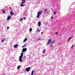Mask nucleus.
Segmentation results:
<instances>
[{"label": "nucleus", "instance_id": "f257e3e1", "mask_svg": "<svg viewBox=\"0 0 75 75\" xmlns=\"http://www.w3.org/2000/svg\"><path fill=\"white\" fill-rule=\"evenodd\" d=\"M24 53L22 52L21 54V55L20 56L19 58V61L20 62H23V60H22V58L23 57V54Z\"/></svg>", "mask_w": 75, "mask_h": 75}, {"label": "nucleus", "instance_id": "f03ea898", "mask_svg": "<svg viewBox=\"0 0 75 75\" xmlns=\"http://www.w3.org/2000/svg\"><path fill=\"white\" fill-rule=\"evenodd\" d=\"M42 11H40L38 12V15L37 16V18H38L40 17V16L42 14Z\"/></svg>", "mask_w": 75, "mask_h": 75}, {"label": "nucleus", "instance_id": "7ed1b4c3", "mask_svg": "<svg viewBox=\"0 0 75 75\" xmlns=\"http://www.w3.org/2000/svg\"><path fill=\"white\" fill-rule=\"evenodd\" d=\"M22 0V3L21 4V7H24L25 6V5H23L24 3L25 2V0Z\"/></svg>", "mask_w": 75, "mask_h": 75}, {"label": "nucleus", "instance_id": "20e7f679", "mask_svg": "<svg viewBox=\"0 0 75 75\" xmlns=\"http://www.w3.org/2000/svg\"><path fill=\"white\" fill-rule=\"evenodd\" d=\"M30 69H31V67H28L27 68H26L25 69V70L27 72H29V71H30Z\"/></svg>", "mask_w": 75, "mask_h": 75}, {"label": "nucleus", "instance_id": "39448f33", "mask_svg": "<svg viewBox=\"0 0 75 75\" xmlns=\"http://www.w3.org/2000/svg\"><path fill=\"white\" fill-rule=\"evenodd\" d=\"M51 39H49L48 40V43H47V44L46 45V46H47L48 45H49V44L51 42Z\"/></svg>", "mask_w": 75, "mask_h": 75}, {"label": "nucleus", "instance_id": "423d86ee", "mask_svg": "<svg viewBox=\"0 0 75 75\" xmlns=\"http://www.w3.org/2000/svg\"><path fill=\"white\" fill-rule=\"evenodd\" d=\"M27 51V48H23L22 49V51L23 52H25Z\"/></svg>", "mask_w": 75, "mask_h": 75}, {"label": "nucleus", "instance_id": "0eeeda50", "mask_svg": "<svg viewBox=\"0 0 75 75\" xmlns=\"http://www.w3.org/2000/svg\"><path fill=\"white\" fill-rule=\"evenodd\" d=\"M11 18V17L10 16H9L7 18V21H8V20H10Z\"/></svg>", "mask_w": 75, "mask_h": 75}, {"label": "nucleus", "instance_id": "6e6552de", "mask_svg": "<svg viewBox=\"0 0 75 75\" xmlns=\"http://www.w3.org/2000/svg\"><path fill=\"white\" fill-rule=\"evenodd\" d=\"M18 44H16L15 45H14V48H17V47H18Z\"/></svg>", "mask_w": 75, "mask_h": 75}, {"label": "nucleus", "instance_id": "1a4fd4ad", "mask_svg": "<svg viewBox=\"0 0 75 75\" xmlns=\"http://www.w3.org/2000/svg\"><path fill=\"white\" fill-rule=\"evenodd\" d=\"M41 26V22L39 21L38 23V27H40V26Z\"/></svg>", "mask_w": 75, "mask_h": 75}, {"label": "nucleus", "instance_id": "9d476101", "mask_svg": "<svg viewBox=\"0 0 75 75\" xmlns=\"http://www.w3.org/2000/svg\"><path fill=\"white\" fill-rule=\"evenodd\" d=\"M10 14H11V16H13L14 14V13L13 12H10Z\"/></svg>", "mask_w": 75, "mask_h": 75}, {"label": "nucleus", "instance_id": "9b49d317", "mask_svg": "<svg viewBox=\"0 0 75 75\" xmlns=\"http://www.w3.org/2000/svg\"><path fill=\"white\" fill-rule=\"evenodd\" d=\"M27 38H25L24 41H23V42H25V41H27Z\"/></svg>", "mask_w": 75, "mask_h": 75}, {"label": "nucleus", "instance_id": "f8f14e48", "mask_svg": "<svg viewBox=\"0 0 75 75\" xmlns=\"http://www.w3.org/2000/svg\"><path fill=\"white\" fill-rule=\"evenodd\" d=\"M34 72V71L33 70V71L32 72V73H31V75H33Z\"/></svg>", "mask_w": 75, "mask_h": 75}, {"label": "nucleus", "instance_id": "ddd939ff", "mask_svg": "<svg viewBox=\"0 0 75 75\" xmlns=\"http://www.w3.org/2000/svg\"><path fill=\"white\" fill-rule=\"evenodd\" d=\"M21 66L19 65V66L18 67H17V69H19V68H20Z\"/></svg>", "mask_w": 75, "mask_h": 75}, {"label": "nucleus", "instance_id": "4468645a", "mask_svg": "<svg viewBox=\"0 0 75 75\" xmlns=\"http://www.w3.org/2000/svg\"><path fill=\"white\" fill-rule=\"evenodd\" d=\"M54 42H55V40H54L53 41H52L51 43L53 44V43H54Z\"/></svg>", "mask_w": 75, "mask_h": 75}, {"label": "nucleus", "instance_id": "2eb2a0df", "mask_svg": "<svg viewBox=\"0 0 75 75\" xmlns=\"http://www.w3.org/2000/svg\"><path fill=\"white\" fill-rule=\"evenodd\" d=\"M29 31L30 32H31L32 31V28H31L30 29H29Z\"/></svg>", "mask_w": 75, "mask_h": 75}, {"label": "nucleus", "instance_id": "dca6fc26", "mask_svg": "<svg viewBox=\"0 0 75 75\" xmlns=\"http://www.w3.org/2000/svg\"><path fill=\"white\" fill-rule=\"evenodd\" d=\"M50 47H51V48H52L53 46H52V43H51V45H50Z\"/></svg>", "mask_w": 75, "mask_h": 75}, {"label": "nucleus", "instance_id": "f3484780", "mask_svg": "<svg viewBox=\"0 0 75 75\" xmlns=\"http://www.w3.org/2000/svg\"><path fill=\"white\" fill-rule=\"evenodd\" d=\"M71 38H72L70 37L69 38V39H68V40L69 41H70V40H71Z\"/></svg>", "mask_w": 75, "mask_h": 75}, {"label": "nucleus", "instance_id": "a211bd4d", "mask_svg": "<svg viewBox=\"0 0 75 75\" xmlns=\"http://www.w3.org/2000/svg\"><path fill=\"white\" fill-rule=\"evenodd\" d=\"M45 50H44L43 51V52H42V53H45Z\"/></svg>", "mask_w": 75, "mask_h": 75}, {"label": "nucleus", "instance_id": "6ab92c4d", "mask_svg": "<svg viewBox=\"0 0 75 75\" xmlns=\"http://www.w3.org/2000/svg\"><path fill=\"white\" fill-rule=\"evenodd\" d=\"M2 11H3V13H5V12L4 11V10H2Z\"/></svg>", "mask_w": 75, "mask_h": 75}, {"label": "nucleus", "instance_id": "aec40b11", "mask_svg": "<svg viewBox=\"0 0 75 75\" xmlns=\"http://www.w3.org/2000/svg\"><path fill=\"white\" fill-rule=\"evenodd\" d=\"M38 32H40V30H38V29H37Z\"/></svg>", "mask_w": 75, "mask_h": 75}, {"label": "nucleus", "instance_id": "412c9836", "mask_svg": "<svg viewBox=\"0 0 75 75\" xmlns=\"http://www.w3.org/2000/svg\"><path fill=\"white\" fill-rule=\"evenodd\" d=\"M58 34V33L57 32H56L55 33V34H56V35H57V34Z\"/></svg>", "mask_w": 75, "mask_h": 75}, {"label": "nucleus", "instance_id": "4be33fe9", "mask_svg": "<svg viewBox=\"0 0 75 75\" xmlns=\"http://www.w3.org/2000/svg\"><path fill=\"white\" fill-rule=\"evenodd\" d=\"M41 40V38H40L37 39H36V40Z\"/></svg>", "mask_w": 75, "mask_h": 75}, {"label": "nucleus", "instance_id": "5701e85b", "mask_svg": "<svg viewBox=\"0 0 75 75\" xmlns=\"http://www.w3.org/2000/svg\"><path fill=\"white\" fill-rule=\"evenodd\" d=\"M4 41V40H2V41H1V42H3Z\"/></svg>", "mask_w": 75, "mask_h": 75}, {"label": "nucleus", "instance_id": "b1692460", "mask_svg": "<svg viewBox=\"0 0 75 75\" xmlns=\"http://www.w3.org/2000/svg\"><path fill=\"white\" fill-rule=\"evenodd\" d=\"M22 20H23V19L21 18L19 20L20 21H22Z\"/></svg>", "mask_w": 75, "mask_h": 75}, {"label": "nucleus", "instance_id": "393cba45", "mask_svg": "<svg viewBox=\"0 0 75 75\" xmlns=\"http://www.w3.org/2000/svg\"><path fill=\"white\" fill-rule=\"evenodd\" d=\"M8 29H9V27L8 26L7 27V30H8Z\"/></svg>", "mask_w": 75, "mask_h": 75}, {"label": "nucleus", "instance_id": "a878e982", "mask_svg": "<svg viewBox=\"0 0 75 75\" xmlns=\"http://www.w3.org/2000/svg\"><path fill=\"white\" fill-rule=\"evenodd\" d=\"M25 46H26L25 45H23V46H22V48H24V47H25Z\"/></svg>", "mask_w": 75, "mask_h": 75}, {"label": "nucleus", "instance_id": "bb28decb", "mask_svg": "<svg viewBox=\"0 0 75 75\" xmlns=\"http://www.w3.org/2000/svg\"><path fill=\"white\" fill-rule=\"evenodd\" d=\"M47 11V9H46L45 10H44V11Z\"/></svg>", "mask_w": 75, "mask_h": 75}, {"label": "nucleus", "instance_id": "cd10ccee", "mask_svg": "<svg viewBox=\"0 0 75 75\" xmlns=\"http://www.w3.org/2000/svg\"><path fill=\"white\" fill-rule=\"evenodd\" d=\"M54 15H55V14H56V12H54Z\"/></svg>", "mask_w": 75, "mask_h": 75}, {"label": "nucleus", "instance_id": "c85d7f7f", "mask_svg": "<svg viewBox=\"0 0 75 75\" xmlns=\"http://www.w3.org/2000/svg\"><path fill=\"white\" fill-rule=\"evenodd\" d=\"M23 20H25V17H24L23 18Z\"/></svg>", "mask_w": 75, "mask_h": 75}, {"label": "nucleus", "instance_id": "c756f323", "mask_svg": "<svg viewBox=\"0 0 75 75\" xmlns=\"http://www.w3.org/2000/svg\"><path fill=\"white\" fill-rule=\"evenodd\" d=\"M73 47H74V45H73L71 46V48H73Z\"/></svg>", "mask_w": 75, "mask_h": 75}, {"label": "nucleus", "instance_id": "7c9ffc66", "mask_svg": "<svg viewBox=\"0 0 75 75\" xmlns=\"http://www.w3.org/2000/svg\"><path fill=\"white\" fill-rule=\"evenodd\" d=\"M24 58H26V56H24Z\"/></svg>", "mask_w": 75, "mask_h": 75}, {"label": "nucleus", "instance_id": "2f4dec72", "mask_svg": "<svg viewBox=\"0 0 75 75\" xmlns=\"http://www.w3.org/2000/svg\"><path fill=\"white\" fill-rule=\"evenodd\" d=\"M51 18L52 19H53V17H52V16L51 17Z\"/></svg>", "mask_w": 75, "mask_h": 75}, {"label": "nucleus", "instance_id": "473e14b6", "mask_svg": "<svg viewBox=\"0 0 75 75\" xmlns=\"http://www.w3.org/2000/svg\"><path fill=\"white\" fill-rule=\"evenodd\" d=\"M42 33H43V32H42L41 33V34H42Z\"/></svg>", "mask_w": 75, "mask_h": 75}, {"label": "nucleus", "instance_id": "72a5a7b5", "mask_svg": "<svg viewBox=\"0 0 75 75\" xmlns=\"http://www.w3.org/2000/svg\"><path fill=\"white\" fill-rule=\"evenodd\" d=\"M36 0V1H37V0Z\"/></svg>", "mask_w": 75, "mask_h": 75}]
</instances>
